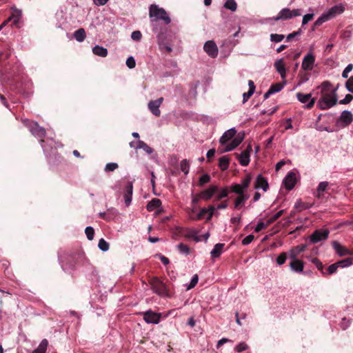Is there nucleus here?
<instances>
[{"label":"nucleus","instance_id":"36","mask_svg":"<svg viewBox=\"0 0 353 353\" xmlns=\"http://www.w3.org/2000/svg\"><path fill=\"white\" fill-rule=\"evenodd\" d=\"M224 8H225L232 12H234V11H236V10L237 8V4L234 0H228L224 3Z\"/></svg>","mask_w":353,"mask_h":353},{"label":"nucleus","instance_id":"21","mask_svg":"<svg viewBox=\"0 0 353 353\" xmlns=\"http://www.w3.org/2000/svg\"><path fill=\"white\" fill-rule=\"evenodd\" d=\"M274 66L276 70L280 74L281 78L285 79L286 77V70L283 62V59H281L276 60L274 63Z\"/></svg>","mask_w":353,"mask_h":353},{"label":"nucleus","instance_id":"29","mask_svg":"<svg viewBox=\"0 0 353 353\" xmlns=\"http://www.w3.org/2000/svg\"><path fill=\"white\" fill-rule=\"evenodd\" d=\"M161 205V200L157 198H154L148 203L146 208L148 211L151 212L160 207Z\"/></svg>","mask_w":353,"mask_h":353},{"label":"nucleus","instance_id":"24","mask_svg":"<svg viewBox=\"0 0 353 353\" xmlns=\"http://www.w3.org/2000/svg\"><path fill=\"white\" fill-rule=\"evenodd\" d=\"M214 197V201H219L227 197L230 193L229 187H224L221 189L218 188V192Z\"/></svg>","mask_w":353,"mask_h":353},{"label":"nucleus","instance_id":"9","mask_svg":"<svg viewBox=\"0 0 353 353\" xmlns=\"http://www.w3.org/2000/svg\"><path fill=\"white\" fill-rule=\"evenodd\" d=\"M143 320L147 323H154L157 324L159 323L161 314L153 312L151 310H149L143 313Z\"/></svg>","mask_w":353,"mask_h":353},{"label":"nucleus","instance_id":"37","mask_svg":"<svg viewBox=\"0 0 353 353\" xmlns=\"http://www.w3.org/2000/svg\"><path fill=\"white\" fill-rule=\"evenodd\" d=\"M211 177L208 174H203L199 180L198 185L200 187L203 186L205 184L210 181Z\"/></svg>","mask_w":353,"mask_h":353},{"label":"nucleus","instance_id":"34","mask_svg":"<svg viewBox=\"0 0 353 353\" xmlns=\"http://www.w3.org/2000/svg\"><path fill=\"white\" fill-rule=\"evenodd\" d=\"M335 263L336 264V266L338 268L348 267L352 264V258L348 257L345 259L341 260Z\"/></svg>","mask_w":353,"mask_h":353},{"label":"nucleus","instance_id":"56","mask_svg":"<svg viewBox=\"0 0 353 353\" xmlns=\"http://www.w3.org/2000/svg\"><path fill=\"white\" fill-rule=\"evenodd\" d=\"M301 34V29H299L297 31H295V32H293L289 34L286 37V41L289 42V41H292V39H294L296 36L300 35Z\"/></svg>","mask_w":353,"mask_h":353},{"label":"nucleus","instance_id":"17","mask_svg":"<svg viewBox=\"0 0 353 353\" xmlns=\"http://www.w3.org/2000/svg\"><path fill=\"white\" fill-rule=\"evenodd\" d=\"M11 53L10 51H6L5 52L0 53V72L8 73L10 72L8 71L9 69L7 68V59L10 57Z\"/></svg>","mask_w":353,"mask_h":353},{"label":"nucleus","instance_id":"13","mask_svg":"<svg viewBox=\"0 0 353 353\" xmlns=\"http://www.w3.org/2000/svg\"><path fill=\"white\" fill-rule=\"evenodd\" d=\"M283 183L288 190L293 189L296 183V174L293 172H290L284 178Z\"/></svg>","mask_w":353,"mask_h":353},{"label":"nucleus","instance_id":"31","mask_svg":"<svg viewBox=\"0 0 353 353\" xmlns=\"http://www.w3.org/2000/svg\"><path fill=\"white\" fill-rule=\"evenodd\" d=\"M230 159L227 156H223L219 159V166L223 171L226 170L229 167Z\"/></svg>","mask_w":353,"mask_h":353},{"label":"nucleus","instance_id":"28","mask_svg":"<svg viewBox=\"0 0 353 353\" xmlns=\"http://www.w3.org/2000/svg\"><path fill=\"white\" fill-rule=\"evenodd\" d=\"M92 52L99 57H105L108 55V50L100 46H95L92 48Z\"/></svg>","mask_w":353,"mask_h":353},{"label":"nucleus","instance_id":"44","mask_svg":"<svg viewBox=\"0 0 353 353\" xmlns=\"http://www.w3.org/2000/svg\"><path fill=\"white\" fill-rule=\"evenodd\" d=\"M245 201L240 197V196H237L234 201V208L237 210L244 205Z\"/></svg>","mask_w":353,"mask_h":353},{"label":"nucleus","instance_id":"57","mask_svg":"<svg viewBox=\"0 0 353 353\" xmlns=\"http://www.w3.org/2000/svg\"><path fill=\"white\" fill-rule=\"evenodd\" d=\"M208 210L207 208H201L199 213L197 214L195 220H201L203 219L206 214H208Z\"/></svg>","mask_w":353,"mask_h":353},{"label":"nucleus","instance_id":"7","mask_svg":"<svg viewBox=\"0 0 353 353\" xmlns=\"http://www.w3.org/2000/svg\"><path fill=\"white\" fill-rule=\"evenodd\" d=\"M296 98L302 103H305L308 101V103L305 105V108L308 110L312 108L316 102V99L312 98L311 93L303 94L301 92H298L296 94Z\"/></svg>","mask_w":353,"mask_h":353},{"label":"nucleus","instance_id":"49","mask_svg":"<svg viewBox=\"0 0 353 353\" xmlns=\"http://www.w3.org/2000/svg\"><path fill=\"white\" fill-rule=\"evenodd\" d=\"M85 233L88 240H92L94 235V230L93 228L88 226L85 230Z\"/></svg>","mask_w":353,"mask_h":353},{"label":"nucleus","instance_id":"19","mask_svg":"<svg viewBox=\"0 0 353 353\" xmlns=\"http://www.w3.org/2000/svg\"><path fill=\"white\" fill-rule=\"evenodd\" d=\"M254 188H262L265 192L268 190L269 185L268 181L261 174L257 176L254 184Z\"/></svg>","mask_w":353,"mask_h":353},{"label":"nucleus","instance_id":"1","mask_svg":"<svg viewBox=\"0 0 353 353\" xmlns=\"http://www.w3.org/2000/svg\"><path fill=\"white\" fill-rule=\"evenodd\" d=\"M318 88H321V97L318 101L317 106L321 110H327L337 103L338 86L334 88L330 81H325Z\"/></svg>","mask_w":353,"mask_h":353},{"label":"nucleus","instance_id":"61","mask_svg":"<svg viewBox=\"0 0 353 353\" xmlns=\"http://www.w3.org/2000/svg\"><path fill=\"white\" fill-rule=\"evenodd\" d=\"M352 28L351 26L347 27L346 29L345 30H343V32L342 33V37L345 39L350 38L352 36Z\"/></svg>","mask_w":353,"mask_h":353},{"label":"nucleus","instance_id":"23","mask_svg":"<svg viewBox=\"0 0 353 353\" xmlns=\"http://www.w3.org/2000/svg\"><path fill=\"white\" fill-rule=\"evenodd\" d=\"M133 185L131 182H128L125 188L124 199L126 205H129L132 201Z\"/></svg>","mask_w":353,"mask_h":353},{"label":"nucleus","instance_id":"15","mask_svg":"<svg viewBox=\"0 0 353 353\" xmlns=\"http://www.w3.org/2000/svg\"><path fill=\"white\" fill-rule=\"evenodd\" d=\"M244 139L243 133H239L236 137H234V139L226 145L225 148L223 150V152H229L234 148H236L240 143L243 141Z\"/></svg>","mask_w":353,"mask_h":353},{"label":"nucleus","instance_id":"27","mask_svg":"<svg viewBox=\"0 0 353 353\" xmlns=\"http://www.w3.org/2000/svg\"><path fill=\"white\" fill-rule=\"evenodd\" d=\"M224 246H225L224 243H217V244H216L214 246V248L212 249V250L210 252L211 256L212 258H217V257H219L221 254Z\"/></svg>","mask_w":353,"mask_h":353},{"label":"nucleus","instance_id":"39","mask_svg":"<svg viewBox=\"0 0 353 353\" xmlns=\"http://www.w3.org/2000/svg\"><path fill=\"white\" fill-rule=\"evenodd\" d=\"M284 210H281L276 212L274 216L267 220V223L269 225L272 224L274 221H276L278 219H279L283 214Z\"/></svg>","mask_w":353,"mask_h":353},{"label":"nucleus","instance_id":"26","mask_svg":"<svg viewBox=\"0 0 353 353\" xmlns=\"http://www.w3.org/2000/svg\"><path fill=\"white\" fill-rule=\"evenodd\" d=\"M12 14L9 17L8 21H12L14 24L17 25L21 17V11L17 8H12Z\"/></svg>","mask_w":353,"mask_h":353},{"label":"nucleus","instance_id":"22","mask_svg":"<svg viewBox=\"0 0 353 353\" xmlns=\"http://www.w3.org/2000/svg\"><path fill=\"white\" fill-rule=\"evenodd\" d=\"M344 7L342 5H336L332 7L326 14L329 17L330 19L336 17L338 14H340L344 12Z\"/></svg>","mask_w":353,"mask_h":353},{"label":"nucleus","instance_id":"38","mask_svg":"<svg viewBox=\"0 0 353 353\" xmlns=\"http://www.w3.org/2000/svg\"><path fill=\"white\" fill-rule=\"evenodd\" d=\"M139 148H141L145 150L148 154H152L153 152V149L150 148L148 145H147L143 141H139L138 146Z\"/></svg>","mask_w":353,"mask_h":353},{"label":"nucleus","instance_id":"18","mask_svg":"<svg viewBox=\"0 0 353 353\" xmlns=\"http://www.w3.org/2000/svg\"><path fill=\"white\" fill-rule=\"evenodd\" d=\"M332 247L335 250L336 252L341 256H345L348 254H352L353 253L350 251L347 248L344 247L343 245H341L337 241H333L332 242Z\"/></svg>","mask_w":353,"mask_h":353},{"label":"nucleus","instance_id":"4","mask_svg":"<svg viewBox=\"0 0 353 353\" xmlns=\"http://www.w3.org/2000/svg\"><path fill=\"white\" fill-rule=\"evenodd\" d=\"M149 283L151 288L155 293L161 296H165L168 294V290L165 283L158 277H152L150 280Z\"/></svg>","mask_w":353,"mask_h":353},{"label":"nucleus","instance_id":"12","mask_svg":"<svg viewBox=\"0 0 353 353\" xmlns=\"http://www.w3.org/2000/svg\"><path fill=\"white\" fill-rule=\"evenodd\" d=\"M163 101V98L160 97L156 100L150 101L148 107L150 112L155 116L159 117L161 115V111L159 110V107Z\"/></svg>","mask_w":353,"mask_h":353},{"label":"nucleus","instance_id":"10","mask_svg":"<svg viewBox=\"0 0 353 353\" xmlns=\"http://www.w3.org/2000/svg\"><path fill=\"white\" fill-rule=\"evenodd\" d=\"M252 151V145L250 144H249L247 146L246 149L244 151H243L241 153V154H238L237 153L235 154L241 165L247 166L249 164L250 156V153Z\"/></svg>","mask_w":353,"mask_h":353},{"label":"nucleus","instance_id":"42","mask_svg":"<svg viewBox=\"0 0 353 353\" xmlns=\"http://www.w3.org/2000/svg\"><path fill=\"white\" fill-rule=\"evenodd\" d=\"M201 199H202L201 193H198V194H192V204L194 205L193 209H192V212L195 211L196 205L198 203V202Z\"/></svg>","mask_w":353,"mask_h":353},{"label":"nucleus","instance_id":"11","mask_svg":"<svg viewBox=\"0 0 353 353\" xmlns=\"http://www.w3.org/2000/svg\"><path fill=\"white\" fill-rule=\"evenodd\" d=\"M203 50L210 57L215 58L218 55V48L214 41H206Z\"/></svg>","mask_w":353,"mask_h":353},{"label":"nucleus","instance_id":"25","mask_svg":"<svg viewBox=\"0 0 353 353\" xmlns=\"http://www.w3.org/2000/svg\"><path fill=\"white\" fill-rule=\"evenodd\" d=\"M291 269L296 272H301L303 270L304 263L299 259H292L290 263Z\"/></svg>","mask_w":353,"mask_h":353},{"label":"nucleus","instance_id":"16","mask_svg":"<svg viewBox=\"0 0 353 353\" xmlns=\"http://www.w3.org/2000/svg\"><path fill=\"white\" fill-rule=\"evenodd\" d=\"M216 192H218V186L211 185L208 189L201 191L200 193L203 200L209 201Z\"/></svg>","mask_w":353,"mask_h":353},{"label":"nucleus","instance_id":"48","mask_svg":"<svg viewBox=\"0 0 353 353\" xmlns=\"http://www.w3.org/2000/svg\"><path fill=\"white\" fill-rule=\"evenodd\" d=\"M285 38V36L283 34H270V40L272 42L279 43L283 41V39Z\"/></svg>","mask_w":353,"mask_h":353},{"label":"nucleus","instance_id":"35","mask_svg":"<svg viewBox=\"0 0 353 353\" xmlns=\"http://www.w3.org/2000/svg\"><path fill=\"white\" fill-rule=\"evenodd\" d=\"M329 19H330L329 18V17L327 16V14L326 13H324L320 17H319L317 19V20L314 22V28L313 29H314L315 27H318V26H320L321 25H322L324 22L328 21Z\"/></svg>","mask_w":353,"mask_h":353},{"label":"nucleus","instance_id":"32","mask_svg":"<svg viewBox=\"0 0 353 353\" xmlns=\"http://www.w3.org/2000/svg\"><path fill=\"white\" fill-rule=\"evenodd\" d=\"M312 204L302 202L301 201L299 200L296 202L294 208L298 211L301 212L304 210L309 209L312 207Z\"/></svg>","mask_w":353,"mask_h":353},{"label":"nucleus","instance_id":"30","mask_svg":"<svg viewBox=\"0 0 353 353\" xmlns=\"http://www.w3.org/2000/svg\"><path fill=\"white\" fill-rule=\"evenodd\" d=\"M74 37L79 42H82L86 37L85 30L81 28L74 32Z\"/></svg>","mask_w":353,"mask_h":353},{"label":"nucleus","instance_id":"52","mask_svg":"<svg viewBox=\"0 0 353 353\" xmlns=\"http://www.w3.org/2000/svg\"><path fill=\"white\" fill-rule=\"evenodd\" d=\"M301 252V250H298L296 247L290 251V257L291 259H297L298 255Z\"/></svg>","mask_w":353,"mask_h":353},{"label":"nucleus","instance_id":"50","mask_svg":"<svg viewBox=\"0 0 353 353\" xmlns=\"http://www.w3.org/2000/svg\"><path fill=\"white\" fill-rule=\"evenodd\" d=\"M268 226L269 225L268 224L267 221L265 223L263 221H259L256 226L255 227L254 231L256 232H259L262 230L267 228Z\"/></svg>","mask_w":353,"mask_h":353},{"label":"nucleus","instance_id":"6","mask_svg":"<svg viewBox=\"0 0 353 353\" xmlns=\"http://www.w3.org/2000/svg\"><path fill=\"white\" fill-rule=\"evenodd\" d=\"M353 121V114L348 110H344L336 121V125L341 128L348 126Z\"/></svg>","mask_w":353,"mask_h":353},{"label":"nucleus","instance_id":"60","mask_svg":"<svg viewBox=\"0 0 353 353\" xmlns=\"http://www.w3.org/2000/svg\"><path fill=\"white\" fill-rule=\"evenodd\" d=\"M126 65L130 69L134 68L136 65V62H135L134 59L132 57H128L126 60Z\"/></svg>","mask_w":353,"mask_h":353},{"label":"nucleus","instance_id":"33","mask_svg":"<svg viewBox=\"0 0 353 353\" xmlns=\"http://www.w3.org/2000/svg\"><path fill=\"white\" fill-rule=\"evenodd\" d=\"M229 190H230V192H234V193L237 194L238 196L241 195L244 192V190H245L242 188V186L240 184H238V183L232 184L229 188Z\"/></svg>","mask_w":353,"mask_h":353},{"label":"nucleus","instance_id":"2","mask_svg":"<svg viewBox=\"0 0 353 353\" xmlns=\"http://www.w3.org/2000/svg\"><path fill=\"white\" fill-rule=\"evenodd\" d=\"M149 17L152 23L157 22L158 20H163L167 25L171 22V19L167 12L163 8H159L155 4H152L150 6Z\"/></svg>","mask_w":353,"mask_h":353},{"label":"nucleus","instance_id":"20","mask_svg":"<svg viewBox=\"0 0 353 353\" xmlns=\"http://www.w3.org/2000/svg\"><path fill=\"white\" fill-rule=\"evenodd\" d=\"M236 131L235 128H231L223 133L220 138L219 142L221 145H225L228 141L236 136Z\"/></svg>","mask_w":353,"mask_h":353},{"label":"nucleus","instance_id":"62","mask_svg":"<svg viewBox=\"0 0 353 353\" xmlns=\"http://www.w3.org/2000/svg\"><path fill=\"white\" fill-rule=\"evenodd\" d=\"M254 239V236L253 234H249L246 237H245L242 241V244L243 245H247L250 244Z\"/></svg>","mask_w":353,"mask_h":353},{"label":"nucleus","instance_id":"51","mask_svg":"<svg viewBox=\"0 0 353 353\" xmlns=\"http://www.w3.org/2000/svg\"><path fill=\"white\" fill-rule=\"evenodd\" d=\"M283 85L281 83H274V84H272L270 88H269V90L271 91V92L272 94L274 93H276V92H279L280 90H281V89L283 88Z\"/></svg>","mask_w":353,"mask_h":353},{"label":"nucleus","instance_id":"54","mask_svg":"<svg viewBox=\"0 0 353 353\" xmlns=\"http://www.w3.org/2000/svg\"><path fill=\"white\" fill-rule=\"evenodd\" d=\"M48 345V340L43 339L41 341V342L40 343V344L39 345L37 348L39 349V350L42 351V352L46 353Z\"/></svg>","mask_w":353,"mask_h":353},{"label":"nucleus","instance_id":"45","mask_svg":"<svg viewBox=\"0 0 353 353\" xmlns=\"http://www.w3.org/2000/svg\"><path fill=\"white\" fill-rule=\"evenodd\" d=\"M248 345L245 342H241L239 343L236 347H234V350L237 352H241L243 351H245L248 349Z\"/></svg>","mask_w":353,"mask_h":353},{"label":"nucleus","instance_id":"43","mask_svg":"<svg viewBox=\"0 0 353 353\" xmlns=\"http://www.w3.org/2000/svg\"><path fill=\"white\" fill-rule=\"evenodd\" d=\"M181 170L185 174L189 172V163L186 159L181 161L180 163Z\"/></svg>","mask_w":353,"mask_h":353},{"label":"nucleus","instance_id":"55","mask_svg":"<svg viewBox=\"0 0 353 353\" xmlns=\"http://www.w3.org/2000/svg\"><path fill=\"white\" fill-rule=\"evenodd\" d=\"M345 88L348 91L353 93V76L350 77L346 81Z\"/></svg>","mask_w":353,"mask_h":353},{"label":"nucleus","instance_id":"40","mask_svg":"<svg viewBox=\"0 0 353 353\" xmlns=\"http://www.w3.org/2000/svg\"><path fill=\"white\" fill-rule=\"evenodd\" d=\"M98 246L103 252L108 251L110 248L109 243L103 239L99 240Z\"/></svg>","mask_w":353,"mask_h":353},{"label":"nucleus","instance_id":"58","mask_svg":"<svg viewBox=\"0 0 353 353\" xmlns=\"http://www.w3.org/2000/svg\"><path fill=\"white\" fill-rule=\"evenodd\" d=\"M353 100V96L350 94L345 95V98L339 101L340 104H348Z\"/></svg>","mask_w":353,"mask_h":353},{"label":"nucleus","instance_id":"41","mask_svg":"<svg viewBox=\"0 0 353 353\" xmlns=\"http://www.w3.org/2000/svg\"><path fill=\"white\" fill-rule=\"evenodd\" d=\"M252 176L250 174H247L246 176L242 180L241 183L240 184L242 188L245 190L247 189L251 182Z\"/></svg>","mask_w":353,"mask_h":353},{"label":"nucleus","instance_id":"59","mask_svg":"<svg viewBox=\"0 0 353 353\" xmlns=\"http://www.w3.org/2000/svg\"><path fill=\"white\" fill-rule=\"evenodd\" d=\"M141 37H142V34L139 30L134 31V32H132V33L131 34V38L134 41H139L141 40Z\"/></svg>","mask_w":353,"mask_h":353},{"label":"nucleus","instance_id":"47","mask_svg":"<svg viewBox=\"0 0 353 353\" xmlns=\"http://www.w3.org/2000/svg\"><path fill=\"white\" fill-rule=\"evenodd\" d=\"M288 255L286 252L281 253L276 258V263L278 265H281L285 263L287 259Z\"/></svg>","mask_w":353,"mask_h":353},{"label":"nucleus","instance_id":"3","mask_svg":"<svg viewBox=\"0 0 353 353\" xmlns=\"http://www.w3.org/2000/svg\"><path fill=\"white\" fill-rule=\"evenodd\" d=\"M24 125L28 127L31 132V133L38 138L41 139V141L43 142V138L46 137V130L43 127L39 125L37 122L30 121V120H24Z\"/></svg>","mask_w":353,"mask_h":353},{"label":"nucleus","instance_id":"64","mask_svg":"<svg viewBox=\"0 0 353 353\" xmlns=\"http://www.w3.org/2000/svg\"><path fill=\"white\" fill-rule=\"evenodd\" d=\"M314 17V14H307L303 16L302 20V25L304 26L307 24L310 21H311Z\"/></svg>","mask_w":353,"mask_h":353},{"label":"nucleus","instance_id":"63","mask_svg":"<svg viewBox=\"0 0 353 353\" xmlns=\"http://www.w3.org/2000/svg\"><path fill=\"white\" fill-rule=\"evenodd\" d=\"M328 185V183L326 181L321 182L317 187V192H323Z\"/></svg>","mask_w":353,"mask_h":353},{"label":"nucleus","instance_id":"5","mask_svg":"<svg viewBox=\"0 0 353 353\" xmlns=\"http://www.w3.org/2000/svg\"><path fill=\"white\" fill-rule=\"evenodd\" d=\"M301 14L300 9L290 10L289 8H283L273 19L274 21L288 20Z\"/></svg>","mask_w":353,"mask_h":353},{"label":"nucleus","instance_id":"14","mask_svg":"<svg viewBox=\"0 0 353 353\" xmlns=\"http://www.w3.org/2000/svg\"><path fill=\"white\" fill-rule=\"evenodd\" d=\"M315 62V57L312 53H308L303 58L301 68L304 70H312Z\"/></svg>","mask_w":353,"mask_h":353},{"label":"nucleus","instance_id":"46","mask_svg":"<svg viewBox=\"0 0 353 353\" xmlns=\"http://www.w3.org/2000/svg\"><path fill=\"white\" fill-rule=\"evenodd\" d=\"M177 248H178V250H179V252L182 254H188L190 253V248L184 243H179L177 245Z\"/></svg>","mask_w":353,"mask_h":353},{"label":"nucleus","instance_id":"8","mask_svg":"<svg viewBox=\"0 0 353 353\" xmlns=\"http://www.w3.org/2000/svg\"><path fill=\"white\" fill-rule=\"evenodd\" d=\"M329 230H316L310 236V241L313 243H319L321 241H324L328 238Z\"/></svg>","mask_w":353,"mask_h":353},{"label":"nucleus","instance_id":"53","mask_svg":"<svg viewBox=\"0 0 353 353\" xmlns=\"http://www.w3.org/2000/svg\"><path fill=\"white\" fill-rule=\"evenodd\" d=\"M119 165L116 163H108L106 164L105 167V172H112L117 168H118Z\"/></svg>","mask_w":353,"mask_h":353}]
</instances>
